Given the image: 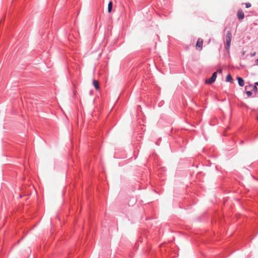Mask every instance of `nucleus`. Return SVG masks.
<instances>
[{
    "instance_id": "6",
    "label": "nucleus",
    "mask_w": 258,
    "mask_h": 258,
    "mask_svg": "<svg viewBox=\"0 0 258 258\" xmlns=\"http://www.w3.org/2000/svg\"><path fill=\"white\" fill-rule=\"evenodd\" d=\"M238 83L240 86L242 87L244 85V81L243 79L241 77L237 78Z\"/></svg>"
},
{
    "instance_id": "5",
    "label": "nucleus",
    "mask_w": 258,
    "mask_h": 258,
    "mask_svg": "<svg viewBox=\"0 0 258 258\" xmlns=\"http://www.w3.org/2000/svg\"><path fill=\"white\" fill-rule=\"evenodd\" d=\"M251 88L252 89V91L254 92V93H255V95H256L257 91H258V89L256 86H253L251 84H249L248 86H246L245 87V90H247L248 89H251Z\"/></svg>"
},
{
    "instance_id": "11",
    "label": "nucleus",
    "mask_w": 258,
    "mask_h": 258,
    "mask_svg": "<svg viewBox=\"0 0 258 258\" xmlns=\"http://www.w3.org/2000/svg\"><path fill=\"white\" fill-rule=\"evenodd\" d=\"M245 5L246 8H248L251 7V4L249 3H245Z\"/></svg>"
},
{
    "instance_id": "4",
    "label": "nucleus",
    "mask_w": 258,
    "mask_h": 258,
    "mask_svg": "<svg viewBox=\"0 0 258 258\" xmlns=\"http://www.w3.org/2000/svg\"><path fill=\"white\" fill-rule=\"evenodd\" d=\"M237 17L239 21H241L243 19L244 17V14L242 9L238 10L237 13Z\"/></svg>"
},
{
    "instance_id": "12",
    "label": "nucleus",
    "mask_w": 258,
    "mask_h": 258,
    "mask_svg": "<svg viewBox=\"0 0 258 258\" xmlns=\"http://www.w3.org/2000/svg\"><path fill=\"white\" fill-rule=\"evenodd\" d=\"M255 53H255V52H254L253 53H251V56H254V55H255Z\"/></svg>"
},
{
    "instance_id": "14",
    "label": "nucleus",
    "mask_w": 258,
    "mask_h": 258,
    "mask_svg": "<svg viewBox=\"0 0 258 258\" xmlns=\"http://www.w3.org/2000/svg\"><path fill=\"white\" fill-rule=\"evenodd\" d=\"M255 62L256 63H258V58L256 60Z\"/></svg>"
},
{
    "instance_id": "2",
    "label": "nucleus",
    "mask_w": 258,
    "mask_h": 258,
    "mask_svg": "<svg viewBox=\"0 0 258 258\" xmlns=\"http://www.w3.org/2000/svg\"><path fill=\"white\" fill-rule=\"evenodd\" d=\"M216 78H217V72H214L212 74L211 78H210L208 79H207L205 81V83L207 84H211L215 81Z\"/></svg>"
},
{
    "instance_id": "16",
    "label": "nucleus",
    "mask_w": 258,
    "mask_h": 258,
    "mask_svg": "<svg viewBox=\"0 0 258 258\" xmlns=\"http://www.w3.org/2000/svg\"><path fill=\"white\" fill-rule=\"evenodd\" d=\"M257 119L258 120V116H257Z\"/></svg>"
},
{
    "instance_id": "8",
    "label": "nucleus",
    "mask_w": 258,
    "mask_h": 258,
    "mask_svg": "<svg viewBox=\"0 0 258 258\" xmlns=\"http://www.w3.org/2000/svg\"><path fill=\"white\" fill-rule=\"evenodd\" d=\"M226 81L227 82H230V83H232L233 82V78L232 77V76H231L230 74H228L227 77H226Z\"/></svg>"
},
{
    "instance_id": "3",
    "label": "nucleus",
    "mask_w": 258,
    "mask_h": 258,
    "mask_svg": "<svg viewBox=\"0 0 258 258\" xmlns=\"http://www.w3.org/2000/svg\"><path fill=\"white\" fill-rule=\"evenodd\" d=\"M203 40L201 38H198L196 44L197 49L200 51L203 48Z\"/></svg>"
},
{
    "instance_id": "15",
    "label": "nucleus",
    "mask_w": 258,
    "mask_h": 258,
    "mask_svg": "<svg viewBox=\"0 0 258 258\" xmlns=\"http://www.w3.org/2000/svg\"><path fill=\"white\" fill-rule=\"evenodd\" d=\"M219 73H222V70H220L218 71Z\"/></svg>"
},
{
    "instance_id": "9",
    "label": "nucleus",
    "mask_w": 258,
    "mask_h": 258,
    "mask_svg": "<svg viewBox=\"0 0 258 258\" xmlns=\"http://www.w3.org/2000/svg\"><path fill=\"white\" fill-rule=\"evenodd\" d=\"M112 3L111 2H109L108 5V13H110L112 10Z\"/></svg>"
},
{
    "instance_id": "1",
    "label": "nucleus",
    "mask_w": 258,
    "mask_h": 258,
    "mask_svg": "<svg viewBox=\"0 0 258 258\" xmlns=\"http://www.w3.org/2000/svg\"><path fill=\"white\" fill-rule=\"evenodd\" d=\"M232 39V33L230 31H228L226 35V43L224 48L227 51H229Z\"/></svg>"
},
{
    "instance_id": "10",
    "label": "nucleus",
    "mask_w": 258,
    "mask_h": 258,
    "mask_svg": "<svg viewBox=\"0 0 258 258\" xmlns=\"http://www.w3.org/2000/svg\"><path fill=\"white\" fill-rule=\"evenodd\" d=\"M246 94L248 97H250L252 95V92L250 91H246Z\"/></svg>"
},
{
    "instance_id": "7",
    "label": "nucleus",
    "mask_w": 258,
    "mask_h": 258,
    "mask_svg": "<svg viewBox=\"0 0 258 258\" xmlns=\"http://www.w3.org/2000/svg\"><path fill=\"white\" fill-rule=\"evenodd\" d=\"M93 85H94L95 88L97 90H99L100 89V87L99 85L98 81L94 80H93Z\"/></svg>"
},
{
    "instance_id": "13",
    "label": "nucleus",
    "mask_w": 258,
    "mask_h": 258,
    "mask_svg": "<svg viewBox=\"0 0 258 258\" xmlns=\"http://www.w3.org/2000/svg\"><path fill=\"white\" fill-rule=\"evenodd\" d=\"M254 86H258V82L255 83V85Z\"/></svg>"
}]
</instances>
